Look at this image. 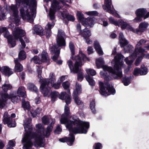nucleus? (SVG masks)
Instances as JSON below:
<instances>
[{"label":"nucleus","mask_w":149,"mask_h":149,"mask_svg":"<svg viewBox=\"0 0 149 149\" xmlns=\"http://www.w3.org/2000/svg\"><path fill=\"white\" fill-rule=\"evenodd\" d=\"M68 117L63 114L60 122L61 124L65 125L70 132L75 134L87 133L90 127L89 122L78 119L74 115L70 116V120L68 119Z\"/></svg>","instance_id":"nucleus-1"},{"label":"nucleus","mask_w":149,"mask_h":149,"mask_svg":"<svg viewBox=\"0 0 149 149\" xmlns=\"http://www.w3.org/2000/svg\"><path fill=\"white\" fill-rule=\"evenodd\" d=\"M22 142L24 143L23 147L25 149H30L33 145L36 147H43L45 145V140L42 136L31 132L24 134Z\"/></svg>","instance_id":"nucleus-2"},{"label":"nucleus","mask_w":149,"mask_h":149,"mask_svg":"<svg viewBox=\"0 0 149 149\" xmlns=\"http://www.w3.org/2000/svg\"><path fill=\"white\" fill-rule=\"evenodd\" d=\"M71 58L73 61H75L73 66L72 61L71 60L68 61V66L70 70L74 73H77L80 71V68L84 65L86 61H89V58L84 54L82 51L80 50L79 54L77 55L71 56Z\"/></svg>","instance_id":"nucleus-3"},{"label":"nucleus","mask_w":149,"mask_h":149,"mask_svg":"<svg viewBox=\"0 0 149 149\" xmlns=\"http://www.w3.org/2000/svg\"><path fill=\"white\" fill-rule=\"evenodd\" d=\"M124 56L121 54H117L115 57L116 62L114 66V69L111 67H109L107 65H104L102 68L104 71H107L111 73L112 76L115 79L119 80L122 78L123 76L121 67L117 63L120 62V60L123 58Z\"/></svg>","instance_id":"nucleus-4"},{"label":"nucleus","mask_w":149,"mask_h":149,"mask_svg":"<svg viewBox=\"0 0 149 149\" xmlns=\"http://www.w3.org/2000/svg\"><path fill=\"white\" fill-rule=\"evenodd\" d=\"M38 77L39 79V81L41 83L40 86V91L44 97H46L50 94L51 88L49 87H46V86H48L49 84V81L48 79H43L42 76V69L38 68L37 70Z\"/></svg>","instance_id":"nucleus-5"},{"label":"nucleus","mask_w":149,"mask_h":149,"mask_svg":"<svg viewBox=\"0 0 149 149\" xmlns=\"http://www.w3.org/2000/svg\"><path fill=\"white\" fill-rule=\"evenodd\" d=\"M99 92L102 95L107 96L110 95H114L116 93V90L112 84L107 83L104 85V83L100 81L99 82Z\"/></svg>","instance_id":"nucleus-6"},{"label":"nucleus","mask_w":149,"mask_h":149,"mask_svg":"<svg viewBox=\"0 0 149 149\" xmlns=\"http://www.w3.org/2000/svg\"><path fill=\"white\" fill-rule=\"evenodd\" d=\"M15 114L13 113L10 117L7 112H5L3 117V122L4 124H7L8 127H15L16 126V123L14 119L12 118H15Z\"/></svg>","instance_id":"nucleus-7"},{"label":"nucleus","mask_w":149,"mask_h":149,"mask_svg":"<svg viewBox=\"0 0 149 149\" xmlns=\"http://www.w3.org/2000/svg\"><path fill=\"white\" fill-rule=\"evenodd\" d=\"M147 10L146 8H140L137 9L135 11V14L136 17L133 20V22H139L142 21V18L144 20V17Z\"/></svg>","instance_id":"nucleus-8"},{"label":"nucleus","mask_w":149,"mask_h":149,"mask_svg":"<svg viewBox=\"0 0 149 149\" xmlns=\"http://www.w3.org/2000/svg\"><path fill=\"white\" fill-rule=\"evenodd\" d=\"M16 4L18 6L21 5L26 4V5L24 6V7H27V6L29 7H32L33 9L37 6V1L36 0H15Z\"/></svg>","instance_id":"nucleus-9"},{"label":"nucleus","mask_w":149,"mask_h":149,"mask_svg":"<svg viewBox=\"0 0 149 149\" xmlns=\"http://www.w3.org/2000/svg\"><path fill=\"white\" fill-rule=\"evenodd\" d=\"M79 34L84 38L86 42L88 44H90L92 43V40L89 39L90 37L91 36V30L88 28L86 27L83 29Z\"/></svg>","instance_id":"nucleus-10"},{"label":"nucleus","mask_w":149,"mask_h":149,"mask_svg":"<svg viewBox=\"0 0 149 149\" xmlns=\"http://www.w3.org/2000/svg\"><path fill=\"white\" fill-rule=\"evenodd\" d=\"M141 69L136 68L134 69L133 74L135 76H137L139 74L141 75H144L147 73L148 69L144 65H141Z\"/></svg>","instance_id":"nucleus-11"},{"label":"nucleus","mask_w":149,"mask_h":149,"mask_svg":"<svg viewBox=\"0 0 149 149\" xmlns=\"http://www.w3.org/2000/svg\"><path fill=\"white\" fill-rule=\"evenodd\" d=\"M50 49L51 51L54 54L52 59L53 61L55 62L59 56L60 49L56 45H54L50 47Z\"/></svg>","instance_id":"nucleus-12"},{"label":"nucleus","mask_w":149,"mask_h":149,"mask_svg":"<svg viewBox=\"0 0 149 149\" xmlns=\"http://www.w3.org/2000/svg\"><path fill=\"white\" fill-rule=\"evenodd\" d=\"M58 97L60 99L65 100L67 105L70 104L71 102L70 93L67 94L65 92H62L60 94L59 93Z\"/></svg>","instance_id":"nucleus-13"},{"label":"nucleus","mask_w":149,"mask_h":149,"mask_svg":"<svg viewBox=\"0 0 149 149\" xmlns=\"http://www.w3.org/2000/svg\"><path fill=\"white\" fill-rule=\"evenodd\" d=\"M26 33L24 30L20 29L19 27L15 28V30L13 32V36L16 39H18L20 37H23L25 35Z\"/></svg>","instance_id":"nucleus-14"},{"label":"nucleus","mask_w":149,"mask_h":149,"mask_svg":"<svg viewBox=\"0 0 149 149\" xmlns=\"http://www.w3.org/2000/svg\"><path fill=\"white\" fill-rule=\"evenodd\" d=\"M95 19L94 17H89L86 18L85 21L83 23V25L84 26H89L90 28L92 27L94 24Z\"/></svg>","instance_id":"nucleus-15"},{"label":"nucleus","mask_w":149,"mask_h":149,"mask_svg":"<svg viewBox=\"0 0 149 149\" xmlns=\"http://www.w3.org/2000/svg\"><path fill=\"white\" fill-rule=\"evenodd\" d=\"M149 25L148 23L145 21L141 22L139 24L138 29L136 30V33H138L139 32L141 33L144 32L147 30Z\"/></svg>","instance_id":"nucleus-16"},{"label":"nucleus","mask_w":149,"mask_h":149,"mask_svg":"<svg viewBox=\"0 0 149 149\" xmlns=\"http://www.w3.org/2000/svg\"><path fill=\"white\" fill-rule=\"evenodd\" d=\"M118 39L119 41L120 47L121 48L124 47L125 46L128 45V41L124 38V36L122 33H119Z\"/></svg>","instance_id":"nucleus-17"},{"label":"nucleus","mask_w":149,"mask_h":149,"mask_svg":"<svg viewBox=\"0 0 149 149\" xmlns=\"http://www.w3.org/2000/svg\"><path fill=\"white\" fill-rule=\"evenodd\" d=\"M61 15L63 19H66L68 21L73 22L75 20L74 16L65 11H63L61 12Z\"/></svg>","instance_id":"nucleus-18"},{"label":"nucleus","mask_w":149,"mask_h":149,"mask_svg":"<svg viewBox=\"0 0 149 149\" xmlns=\"http://www.w3.org/2000/svg\"><path fill=\"white\" fill-rule=\"evenodd\" d=\"M35 33L37 35L43 36L45 35L42 27L40 25H36L33 28Z\"/></svg>","instance_id":"nucleus-19"},{"label":"nucleus","mask_w":149,"mask_h":149,"mask_svg":"<svg viewBox=\"0 0 149 149\" xmlns=\"http://www.w3.org/2000/svg\"><path fill=\"white\" fill-rule=\"evenodd\" d=\"M94 47L97 52L100 56L103 55V52L99 42L97 40L94 41Z\"/></svg>","instance_id":"nucleus-20"},{"label":"nucleus","mask_w":149,"mask_h":149,"mask_svg":"<svg viewBox=\"0 0 149 149\" xmlns=\"http://www.w3.org/2000/svg\"><path fill=\"white\" fill-rule=\"evenodd\" d=\"M17 94L20 97H22L23 98H25L26 97V92L25 88L23 86L19 87L17 91Z\"/></svg>","instance_id":"nucleus-21"},{"label":"nucleus","mask_w":149,"mask_h":149,"mask_svg":"<svg viewBox=\"0 0 149 149\" xmlns=\"http://www.w3.org/2000/svg\"><path fill=\"white\" fill-rule=\"evenodd\" d=\"M52 8L50 9L56 11L61 8V7L59 5V3L57 0H53L51 5Z\"/></svg>","instance_id":"nucleus-22"},{"label":"nucleus","mask_w":149,"mask_h":149,"mask_svg":"<svg viewBox=\"0 0 149 149\" xmlns=\"http://www.w3.org/2000/svg\"><path fill=\"white\" fill-rule=\"evenodd\" d=\"M100 74L102 75V77L104 79V85H106L107 83L110 84L109 81L113 80L111 77L108 74L107 72H100Z\"/></svg>","instance_id":"nucleus-23"},{"label":"nucleus","mask_w":149,"mask_h":149,"mask_svg":"<svg viewBox=\"0 0 149 149\" xmlns=\"http://www.w3.org/2000/svg\"><path fill=\"white\" fill-rule=\"evenodd\" d=\"M27 89L31 91L34 92L37 94L38 93V90L35 84L32 82H29L27 84Z\"/></svg>","instance_id":"nucleus-24"},{"label":"nucleus","mask_w":149,"mask_h":149,"mask_svg":"<svg viewBox=\"0 0 149 149\" xmlns=\"http://www.w3.org/2000/svg\"><path fill=\"white\" fill-rule=\"evenodd\" d=\"M3 74L6 76L8 77H9L13 74L12 71L7 66H4L2 68V70L1 71Z\"/></svg>","instance_id":"nucleus-25"},{"label":"nucleus","mask_w":149,"mask_h":149,"mask_svg":"<svg viewBox=\"0 0 149 149\" xmlns=\"http://www.w3.org/2000/svg\"><path fill=\"white\" fill-rule=\"evenodd\" d=\"M42 110V109L40 107H38L35 110L31 109L29 111V113L31 115L33 118L37 117L39 115Z\"/></svg>","instance_id":"nucleus-26"},{"label":"nucleus","mask_w":149,"mask_h":149,"mask_svg":"<svg viewBox=\"0 0 149 149\" xmlns=\"http://www.w3.org/2000/svg\"><path fill=\"white\" fill-rule=\"evenodd\" d=\"M22 107L24 109L28 110V113H29V111L31 109L30 103L29 101H26L24 98H22Z\"/></svg>","instance_id":"nucleus-27"},{"label":"nucleus","mask_w":149,"mask_h":149,"mask_svg":"<svg viewBox=\"0 0 149 149\" xmlns=\"http://www.w3.org/2000/svg\"><path fill=\"white\" fill-rule=\"evenodd\" d=\"M56 43L59 47H65L66 46L65 40L63 37L56 38Z\"/></svg>","instance_id":"nucleus-28"},{"label":"nucleus","mask_w":149,"mask_h":149,"mask_svg":"<svg viewBox=\"0 0 149 149\" xmlns=\"http://www.w3.org/2000/svg\"><path fill=\"white\" fill-rule=\"evenodd\" d=\"M41 61L42 62L47 63L48 65L49 64V58L48 54L45 51H43L42 54Z\"/></svg>","instance_id":"nucleus-29"},{"label":"nucleus","mask_w":149,"mask_h":149,"mask_svg":"<svg viewBox=\"0 0 149 149\" xmlns=\"http://www.w3.org/2000/svg\"><path fill=\"white\" fill-rule=\"evenodd\" d=\"M17 40L16 39L14 36H12L9 37V38L7 39L8 43L11 45V47H13L16 45V40Z\"/></svg>","instance_id":"nucleus-30"},{"label":"nucleus","mask_w":149,"mask_h":149,"mask_svg":"<svg viewBox=\"0 0 149 149\" xmlns=\"http://www.w3.org/2000/svg\"><path fill=\"white\" fill-rule=\"evenodd\" d=\"M77 16L78 20L80 22H81L83 25V22L85 21L86 18H85L84 17V14L81 12L77 11Z\"/></svg>","instance_id":"nucleus-31"},{"label":"nucleus","mask_w":149,"mask_h":149,"mask_svg":"<svg viewBox=\"0 0 149 149\" xmlns=\"http://www.w3.org/2000/svg\"><path fill=\"white\" fill-rule=\"evenodd\" d=\"M104 5H102V8L104 10H107V11L111 10V0H104Z\"/></svg>","instance_id":"nucleus-32"},{"label":"nucleus","mask_w":149,"mask_h":149,"mask_svg":"<svg viewBox=\"0 0 149 149\" xmlns=\"http://www.w3.org/2000/svg\"><path fill=\"white\" fill-rule=\"evenodd\" d=\"M70 137H67V142H69V144L68 145L70 146H72L74 141L75 137V136L73 133H70L69 134Z\"/></svg>","instance_id":"nucleus-33"},{"label":"nucleus","mask_w":149,"mask_h":149,"mask_svg":"<svg viewBox=\"0 0 149 149\" xmlns=\"http://www.w3.org/2000/svg\"><path fill=\"white\" fill-rule=\"evenodd\" d=\"M10 99H11L13 102L15 103L19 102L20 97L19 96L13 93L10 94Z\"/></svg>","instance_id":"nucleus-34"},{"label":"nucleus","mask_w":149,"mask_h":149,"mask_svg":"<svg viewBox=\"0 0 149 149\" xmlns=\"http://www.w3.org/2000/svg\"><path fill=\"white\" fill-rule=\"evenodd\" d=\"M1 98L0 99L2 100H6V102L8 99H10V94L8 95L7 92H0Z\"/></svg>","instance_id":"nucleus-35"},{"label":"nucleus","mask_w":149,"mask_h":149,"mask_svg":"<svg viewBox=\"0 0 149 149\" xmlns=\"http://www.w3.org/2000/svg\"><path fill=\"white\" fill-rule=\"evenodd\" d=\"M62 86L65 90H66L67 91L68 93H70V90L69 89L70 84L68 81L63 82L62 84Z\"/></svg>","instance_id":"nucleus-36"},{"label":"nucleus","mask_w":149,"mask_h":149,"mask_svg":"<svg viewBox=\"0 0 149 149\" xmlns=\"http://www.w3.org/2000/svg\"><path fill=\"white\" fill-rule=\"evenodd\" d=\"M50 94L51 95V101L54 102L58 97L59 93L55 91L51 92Z\"/></svg>","instance_id":"nucleus-37"},{"label":"nucleus","mask_w":149,"mask_h":149,"mask_svg":"<svg viewBox=\"0 0 149 149\" xmlns=\"http://www.w3.org/2000/svg\"><path fill=\"white\" fill-rule=\"evenodd\" d=\"M18 56L20 61L25 60L26 57V52L23 50H21L18 54Z\"/></svg>","instance_id":"nucleus-38"},{"label":"nucleus","mask_w":149,"mask_h":149,"mask_svg":"<svg viewBox=\"0 0 149 149\" xmlns=\"http://www.w3.org/2000/svg\"><path fill=\"white\" fill-rule=\"evenodd\" d=\"M131 77H126V76L123 77L121 80L122 82L125 86L128 85L130 83Z\"/></svg>","instance_id":"nucleus-39"},{"label":"nucleus","mask_w":149,"mask_h":149,"mask_svg":"<svg viewBox=\"0 0 149 149\" xmlns=\"http://www.w3.org/2000/svg\"><path fill=\"white\" fill-rule=\"evenodd\" d=\"M96 65L97 68H100L104 63L103 59L101 58H99L96 60Z\"/></svg>","instance_id":"nucleus-40"},{"label":"nucleus","mask_w":149,"mask_h":149,"mask_svg":"<svg viewBox=\"0 0 149 149\" xmlns=\"http://www.w3.org/2000/svg\"><path fill=\"white\" fill-rule=\"evenodd\" d=\"M85 78L90 85L93 86L95 85L94 81L92 77L90 76L89 74H88L86 75Z\"/></svg>","instance_id":"nucleus-41"},{"label":"nucleus","mask_w":149,"mask_h":149,"mask_svg":"<svg viewBox=\"0 0 149 149\" xmlns=\"http://www.w3.org/2000/svg\"><path fill=\"white\" fill-rule=\"evenodd\" d=\"M81 91V86L79 84H76V89L75 91H74L73 95H78L80 94Z\"/></svg>","instance_id":"nucleus-42"},{"label":"nucleus","mask_w":149,"mask_h":149,"mask_svg":"<svg viewBox=\"0 0 149 149\" xmlns=\"http://www.w3.org/2000/svg\"><path fill=\"white\" fill-rule=\"evenodd\" d=\"M23 70V67L22 65L20 64H17L15 65L14 68L15 71V72H20Z\"/></svg>","instance_id":"nucleus-43"},{"label":"nucleus","mask_w":149,"mask_h":149,"mask_svg":"<svg viewBox=\"0 0 149 149\" xmlns=\"http://www.w3.org/2000/svg\"><path fill=\"white\" fill-rule=\"evenodd\" d=\"M95 100H93L91 102H90V107L93 113L95 114L96 113V110L95 109Z\"/></svg>","instance_id":"nucleus-44"},{"label":"nucleus","mask_w":149,"mask_h":149,"mask_svg":"<svg viewBox=\"0 0 149 149\" xmlns=\"http://www.w3.org/2000/svg\"><path fill=\"white\" fill-rule=\"evenodd\" d=\"M118 22H119V25H120L121 26V28L122 29H124L126 28L128 25V24L127 22H124L122 19H119Z\"/></svg>","instance_id":"nucleus-45"},{"label":"nucleus","mask_w":149,"mask_h":149,"mask_svg":"<svg viewBox=\"0 0 149 149\" xmlns=\"http://www.w3.org/2000/svg\"><path fill=\"white\" fill-rule=\"evenodd\" d=\"M49 79H48L49 81V84H53L56 81L55 76L54 73L50 74Z\"/></svg>","instance_id":"nucleus-46"},{"label":"nucleus","mask_w":149,"mask_h":149,"mask_svg":"<svg viewBox=\"0 0 149 149\" xmlns=\"http://www.w3.org/2000/svg\"><path fill=\"white\" fill-rule=\"evenodd\" d=\"M56 12V11L50 9L49 15V17L50 19L51 20H53L55 19V15Z\"/></svg>","instance_id":"nucleus-47"},{"label":"nucleus","mask_w":149,"mask_h":149,"mask_svg":"<svg viewBox=\"0 0 149 149\" xmlns=\"http://www.w3.org/2000/svg\"><path fill=\"white\" fill-rule=\"evenodd\" d=\"M11 86L10 84L5 83L2 85V88L4 92H7V91L10 89Z\"/></svg>","instance_id":"nucleus-48"},{"label":"nucleus","mask_w":149,"mask_h":149,"mask_svg":"<svg viewBox=\"0 0 149 149\" xmlns=\"http://www.w3.org/2000/svg\"><path fill=\"white\" fill-rule=\"evenodd\" d=\"M73 99L75 103L77 105H79L81 104V102L79 100L78 95H73Z\"/></svg>","instance_id":"nucleus-49"},{"label":"nucleus","mask_w":149,"mask_h":149,"mask_svg":"<svg viewBox=\"0 0 149 149\" xmlns=\"http://www.w3.org/2000/svg\"><path fill=\"white\" fill-rule=\"evenodd\" d=\"M24 5V6L26 5V4H22V5H21L19 6H18L17 4H16V5H13V4H12L11 5V6L10 7V9L13 11H16V10H18L17 6L18 7H19L21 5ZM25 8H27V7L26 8L25 7Z\"/></svg>","instance_id":"nucleus-50"},{"label":"nucleus","mask_w":149,"mask_h":149,"mask_svg":"<svg viewBox=\"0 0 149 149\" xmlns=\"http://www.w3.org/2000/svg\"><path fill=\"white\" fill-rule=\"evenodd\" d=\"M53 128V127L51 124L47 126V130L46 131V136H49L50 135V132H52Z\"/></svg>","instance_id":"nucleus-51"},{"label":"nucleus","mask_w":149,"mask_h":149,"mask_svg":"<svg viewBox=\"0 0 149 149\" xmlns=\"http://www.w3.org/2000/svg\"><path fill=\"white\" fill-rule=\"evenodd\" d=\"M55 24V23L54 21H53L52 22L51 24H50L49 22H48L45 26V29L51 30V29L54 27Z\"/></svg>","instance_id":"nucleus-52"},{"label":"nucleus","mask_w":149,"mask_h":149,"mask_svg":"<svg viewBox=\"0 0 149 149\" xmlns=\"http://www.w3.org/2000/svg\"><path fill=\"white\" fill-rule=\"evenodd\" d=\"M64 115L69 116L70 114V108L69 106H65L64 108Z\"/></svg>","instance_id":"nucleus-53"},{"label":"nucleus","mask_w":149,"mask_h":149,"mask_svg":"<svg viewBox=\"0 0 149 149\" xmlns=\"http://www.w3.org/2000/svg\"><path fill=\"white\" fill-rule=\"evenodd\" d=\"M61 84V82H57L56 83H53L51 84L52 87L54 88L55 89H58L60 88Z\"/></svg>","instance_id":"nucleus-54"},{"label":"nucleus","mask_w":149,"mask_h":149,"mask_svg":"<svg viewBox=\"0 0 149 149\" xmlns=\"http://www.w3.org/2000/svg\"><path fill=\"white\" fill-rule=\"evenodd\" d=\"M109 21L111 24H113L116 26H119V22L118 21H117L112 17H110L109 19Z\"/></svg>","instance_id":"nucleus-55"},{"label":"nucleus","mask_w":149,"mask_h":149,"mask_svg":"<svg viewBox=\"0 0 149 149\" xmlns=\"http://www.w3.org/2000/svg\"><path fill=\"white\" fill-rule=\"evenodd\" d=\"M87 73L91 76H94L96 74V72L94 70L88 69L86 70Z\"/></svg>","instance_id":"nucleus-56"},{"label":"nucleus","mask_w":149,"mask_h":149,"mask_svg":"<svg viewBox=\"0 0 149 149\" xmlns=\"http://www.w3.org/2000/svg\"><path fill=\"white\" fill-rule=\"evenodd\" d=\"M86 14L88 15L97 16L98 15V13L96 11H90L86 12Z\"/></svg>","instance_id":"nucleus-57"},{"label":"nucleus","mask_w":149,"mask_h":149,"mask_svg":"<svg viewBox=\"0 0 149 149\" xmlns=\"http://www.w3.org/2000/svg\"><path fill=\"white\" fill-rule=\"evenodd\" d=\"M80 71L77 73V79L79 81H81L83 79L84 77L82 72H81V69H80Z\"/></svg>","instance_id":"nucleus-58"},{"label":"nucleus","mask_w":149,"mask_h":149,"mask_svg":"<svg viewBox=\"0 0 149 149\" xmlns=\"http://www.w3.org/2000/svg\"><path fill=\"white\" fill-rule=\"evenodd\" d=\"M94 149H101L102 148V144L99 142L95 143V145L93 146Z\"/></svg>","instance_id":"nucleus-59"},{"label":"nucleus","mask_w":149,"mask_h":149,"mask_svg":"<svg viewBox=\"0 0 149 149\" xmlns=\"http://www.w3.org/2000/svg\"><path fill=\"white\" fill-rule=\"evenodd\" d=\"M19 11L21 16L23 18H24L25 17V12L24 8L23 7H21L19 10Z\"/></svg>","instance_id":"nucleus-60"},{"label":"nucleus","mask_w":149,"mask_h":149,"mask_svg":"<svg viewBox=\"0 0 149 149\" xmlns=\"http://www.w3.org/2000/svg\"><path fill=\"white\" fill-rule=\"evenodd\" d=\"M7 104L6 100H2L0 99V109H2Z\"/></svg>","instance_id":"nucleus-61"},{"label":"nucleus","mask_w":149,"mask_h":149,"mask_svg":"<svg viewBox=\"0 0 149 149\" xmlns=\"http://www.w3.org/2000/svg\"><path fill=\"white\" fill-rule=\"evenodd\" d=\"M31 61H33L36 64H40V61L38 58V57L36 56H34L31 58Z\"/></svg>","instance_id":"nucleus-62"},{"label":"nucleus","mask_w":149,"mask_h":149,"mask_svg":"<svg viewBox=\"0 0 149 149\" xmlns=\"http://www.w3.org/2000/svg\"><path fill=\"white\" fill-rule=\"evenodd\" d=\"M65 34L64 32L61 29H58L57 37H63V36H65Z\"/></svg>","instance_id":"nucleus-63"},{"label":"nucleus","mask_w":149,"mask_h":149,"mask_svg":"<svg viewBox=\"0 0 149 149\" xmlns=\"http://www.w3.org/2000/svg\"><path fill=\"white\" fill-rule=\"evenodd\" d=\"M125 61L128 65L130 66L133 62L134 60L133 59L129 60L128 58H126L125 59Z\"/></svg>","instance_id":"nucleus-64"}]
</instances>
